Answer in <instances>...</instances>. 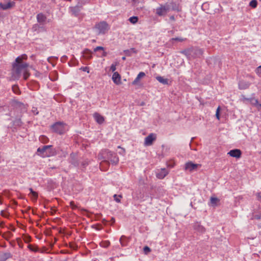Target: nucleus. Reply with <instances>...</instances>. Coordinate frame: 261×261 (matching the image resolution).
Returning a JSON list of instances; mask_svg holds the SVG:
<instances>
[{
	"mask_svg": "<svg viewBox=\"0 0 261 261\" xmlns=\"http://www.w3.org/2000/svg\"><path fill=\"white\" fill-rule=\"evenodd\" d=\"M102 157L105 159L103 163H108V161L113 165H116L119 162V158L116 153L109 151L108 149L102 150L101 151Z\"/></svg>",
	"mask_w": 261,
	"mask_h": 261,
	"instance_id": "obj_1",
	"label": "nucleus"
},
{
	"mask_svg": "<svg viewBox=\"0 0 261 261\" xmlns=\"http://www.w3.org/2000/svg\"><path fill=\"white\" fill-rule=\"evenodd\" d=\"M94 29L98 34H105L110 29V26L105 21H102L95 24Z\"/></svg>",
	"mask_w": 261,
	"mask_h": 261,
	"instance_id": "obj_2",
	"label": "nucleus"
},
{
	"mask_svg": "<svg viewBox=\"0 0 261 261\" xmlns=\"http://www.w3.org/2000/svg\"><path fill=\"white\" fill-rule=\"evenodd\" d=\"M51 128L54 132L63 134L67 130V125L63 122H57L51 125Z\"/></svg>",
	"mask_w": 261,
	"mask_h": 261,
	"instance_id": "obj_3",
	"label": "nucleus"
},
{
	"mask_svg": "<svg viewBox=\"0 0 261 261\" xmlns=\"http://www.w3.org/2000/svg\"><path fill=\"white\" fill-rule=\"evenodd\" d=\"M184 52L189 58L200 57L203 54L202 50L198 48H191L185 50Z\"/></svg>",
	"mask_w": 261,
	"mask_h": 261,
	"instance_id": "obj_4",
	"label": "nucleus"
},
{
	"mask_svg": "<svg viewBox=\"0 0 261 261\" xmlns=\"http://www.w3.org/2000/svg\"><path fill=\"white\" fill-rule=\"evenodd\" d=\"M27 66H13L12 69V78L13 80L18 79L22 72L25 71V67Z\"/></svg>",
	"mask_w": 261,
	"mask_h": 261,
	"instance_id": "obj_5",
	"label": "nucleus"
},
{
	"mask_svg": "<svg viewBox=\"0 0 261 261\" xmlns=\"http://www.w3.org/2000/svg\"><path fill=\"white\" fill-rule=\"evenodd\" d=\"M170 6L166 3L164 5H160V7L156 8L155 13L159 16H165L170 11Z\"/></svg>",
	"mask_w": 261,
	"mask_h": 261,
	"instance_id": "obj_6",
	"label": "nucleus"
},
{
	"mask_svg": "<svg viewBox=\"0 0 261 261\" xmlns=\"http://www.w3.org/2000/svg\"><path fill=\"white\" fill-rule=\"evenodd\" d=\"M156 136L155 134L151 133L147 137L145 138L144 144L146 146H150L152 145L153 142L155 140Z\"/></svg>",
	"mask_w": 261,
	"mask_h": 261,
	"instance_id": "obj_7",
	"label": "nucleus"
},
{
	"mask_svg": "<svg viewBox=\"0 0 261 261\" xmlns=\"http://www.w3.org/2000/svg\"><path fill=\"white\" fill-rule=\"evenodd\" d=\"M70 163L75 167H77L79 165V163L77 159V155L75 153H71L70 155L69 158Z\"/></svg>",
	"mask_w": 261,
	"mask_h": 261,
	"instance_id": "obj_8",
	"label": "nucleus"
},
{
	"mask_svg": "<svg viewBox=\"0 0 261 261\" xmlns=\"http://www.w3.org/2000/svg\"><path fill=\"white\" fill-rule=\"evenodd\" d=\"M28 58V56L25 54L21 55V56L18 57L15 59V62L12 65H27V64H23V61L26 60Z\"/></svg>",
	"mask_w": 261,
	"mask_h": 261,
	"instance_id": "obj_9",
	"label": "nucleus"
},
{
	"mask_svg": "<svg viewBox=\"0 0 261 261\" xmlns=\"http://www.w3.org/2000/svg\"><path fill=\"white\" fill-rule=\"evenodd\" d=\"M230 156L239 158L241 155V151L240 149H235L230 150L228 152Z\"/></svg>",
	"mask_w": 261,
	"mask_h": 261,
	"instance_id": "obj_10",
	"label": "nucleus"
},
{
	"mask_svg": "<svg viewBox=\"0 0 261 261\" xmlns=\"http://www.w3.org/2000/svg\"><path fill=\"white\" fill-rule=\"evenodd\" d=\"M94 51L95 53L98 52V56L100 57H105L107 56V53L102 46H97L94 49Z\"/></svg>",
	"mask_w": 261,
	"mask_h": 261,
	"instance_id": "obj_11",
	"label": "nucleus"
},
{
	"mask_svg": "<svg viewBox=\"0 0 261 261\" xmlns=\"http://www.w3.org/2000/svg\"><path fill=\"white\" fill-rule=\"evenodd\" d=\"M198 166V164H194L192 162H188L185 164V169L189 171H192L196 169Z\"/></svg>",
	"mask_w": 261,
	"mask_h": 261,
	"instance_id": "obj_12",
	"label": "nucleus"
},
{
	"mask_svg": "<svg viewBox=\"0 0 261 261\" xmlns=\"http://www.w3.org/2000/svg\"><path fill=\"white\" fill-rule=\"evenodd\" d=\"M168 174V171L165 168H162L156 173V177L159 179L164 178Z\"/></svg>",
	"mask_w": 261,
	"mask_h": 261,
	"instance_id": "obj_13",
	"label": "nucleus"
},
{
	"mask_svg": "<svg viewBox=\"0 0 261 261\" xmlns=\"http://www.w3.org/2000/svg\"><path fill=\"white\" fill-rule=\"evenodd\" d=\"M112 80L116 85H119L121 83V76L117 72H114L112 75Z\"/></svg>",
	"mask_w": 261,
	"mask_h": 261,
	"instance_id": "obj_14",
	"label": "nucleus"
},
{
	"mask_svg": "<svg viewBox=\"0 0 261 261\" xmlns=\"http://www.w3.org/2000/svg\"><path fill=\"white\" fill-rule=\"evenodd\" d=\"M14 3L12 2H9L7 3H0V8L3 10H7L14 6Z\"/></svg>",
	"mask_w": 261,
	"mask_h": 261,
	"instance_id": "obj_15",
	"label": "nucleus"
},
{
	"mask_svg": "<svg viewBox=\"0 0 261 261\" xmlns=\"http://www.w3.org/2000/svg\"><path fill=\"white\" fill-rule=\"evenodd\" d=\"M193 227L195 230H197L199 232L204 233L205 231V228L203 226H202L200 223L198 222H195L194 224Z\"/></svg>",
	"mask_w": 261,
	"mask_h": 261,
	"instance_id": "obj_16",
	"label": "nucleus"
},
{
	"mask_svg": "<svg viewBox=\"0 0 261 261\" xmlns=\"http://www.w3.org/2000/svg\"><path fill=\"white\" fill-rule=\"evenodd\" d=\"M93 117L94 118L95 120L98 124H102L105 121L104 117L98 113H95L93 114Z\"/></svg>",
	"mask_w": 261,
	"mask_h": 261,
	"instance_id": "obj_17",
	"label": "nucleus"
},
{
	"mask_svg": "<svg viewBox=\"0 0 261 261\" xmlns=\"http://www.w3.org/2000/svg\"><path fill=\"white\" fill-rule=\"evenodd\" d=\"M12 257V254L11 253L7 252H3L0 254V258L1 259V261H5L7 259L11 258Z\"/></svg>",
	"mask_w": 261,
	"mask_h": 261,
	"instance_id": "obj_18",
	"label": "nucleus"
},
{
	"mask_svg": "<svg viewBox=\"0 0 261 261\" xmlns=\"http://www.w3.org/2000/svg\"><path fill=\"white\" fill-rule=\"evenodd\" d=\"M81 6H79L77 5L75 7H71L70 8V10L72 14L76 16L78 15L79 12L80 11V9Z\"/></svg>",
	"mask_w": 261,
	"mask_h": 261,
	"instance_id": "obj_19",
	"label": "nucleus"
},
{
	"mask_svg": "<svg viewBox=\"0 0 261 261\" xmlns=\"http://www.w3.org/2000/svg\"><path fill=\"white\" fill-rule=\"evenodd\" d=\"M83 57L85 59H89L92 57V52L88 49H85L83 51Z\"/></svg>",
	"mask_w": 261,
	"mask_h": 261,
	"instance_id": "obj_20",
	"label": "nucleus"
},
{
	"mask_svg": "<svg viewBox=\"0 0 261 261\" xmlns=\"http://www.w3.org/2000/svg\"><path fill=\"white\" fill-rule=\"evenodd\" d=\"M145 75V74L143 72H140L134 80V81L132 82V84L134 85H137L139 81L142 77H143Z\"/></svg>",
	"mask_w": 261,
	"mask_h": 261,
	"instance_id": "obj_21",
	"label": "nucleus"
},
{
	"mask_svg": "<svg viewBox=\"0 0 261 261\" xmlns=\"http://www.w3.org/2000/svg\"><path fill=\"white\" fill-rule=\"evenodd\" d=\"M250 102L251 105L255 106L257 109L261 108V104L258 103V100L254 98H250Z\"/></svg>",
	"mask_w": 261,
	"mask_h": 261,
	"instance_id": "obj_22",
	"label": "nucleus"
},
{
	"mask_svg": "<svg viewBox=\"0 0 261 261\" xmlns=\"http://www.w3.org/2000/svg\"><path fill=\"white\" fill-rule=\"evenodd\" d=\"M156 79L163 85H169V80L167 79L164 78L163 76H158L156 77Z\"/></svg>",
	"mask_w": 261,
	"mask_h": 261,
	"instance_id": "obj_23",
	"label": "nucleus"
},
{
	"mask_svg": "<svg viewBox=\"0 0 261 261\" xmlns=\"http://www.w3.org/2000/svg\"><path fill=\"white\" fill-rule=\"evenodd\" d=\"M250 83L244 81H240L239 83V88L241 89H245L249 87Z\"/></svg>",
	"mask_w": 261,
	"mask_h": 261,
	"instance_id": "obj_24",
	"label": "nucleus"
},
{
	"mask_svg": "<svg viewBox=\"0 0 261 261\" xmlns=\"http://www.w3.org/2000/svg\"><path fill=\"white\" fill-rule=\"evenodd\" d=\"M51 146V145H45L43 146L42 147H39L37 149V152H40V153H42L43 155H45L44 153L46 151V150L50 148Z\"/></svg>",
	"mask_w": 261,
	"mask_h": 261,
	"instance_id": "obj_25",
	"label": "nucleus"
},
{
	"mask_svg": "<svg viewBox=\"0 0 261 261\" xmlns=\"http://www.w3.org/2000/svg\"><path fill=\"white\" fill-rule=\"evenodd\" d=\"M37 19L38 22L40 23L44 22L46 19V17L45 15L42 13H39L37 16Z\"/></svg>",
	"mask_w": 261,
	"mask_h": 261,
	"instance_id": "obj_26",
	"label": "nucleus"
},
{
	"mask_svg": "<svg viewBox=\"0 0 261 261\" xmlns=\"http://www.w3.org/2000/svg\"><path fill=\"white\" fill-rule=\"evenodd\" d=\"M120 242L122 246H125L127 245V239L124 236H122L120 239Z\"/></svg>",
	"mask_w": 261,
	"mask_h": 261,
	"instance_id": "obj_27",
	"label": "nucleus"
},
{
	"mask_svg": "<svg viewBox=\"0 0 261 261\" xmlns=\"http://www.w3.org/2000/svg\"><path fill=\"white\" fill-rule=\"evenodd\" d=\"M128 20L130 23L133 24H135L137 22L138 20V18L137 16H132L130 17Z\"/></svg>",
	"mask_w": 261,
	"mask_h": 261,
	"instance_id": "obj_28",
	"label": "nucleus"
},
{
	"mask_svg": "<svg viewBox=\"0 0 261 261\" xmlns=\"http://www.w3.org/2000/svg\"><path fill=\"white\" fill-rule=\"evenodd\" d=\"M113 197H114V200L116 202L119 203L121 202V198L122 197V196L121 195L114 194L113 196Z\"/></svg>",
	"mask_w": 261,
	"mask_h": 261,
	"instance_id": "obj_29",
	"label": "nucleus"
},
{
	"mask_svg": "<svg viewBox=\"0 0 261 261\" xmlns=\"http://www.w3.org/2000/svg\"><path fill=\"white\" fill-rule=\"evenodd\" d=\"M22 122L20 119H16L13 122V125L15 126H20L22 125Z\"/></svg>",
	"mask_w": 261,
	"mask_h": 261,
	"instance_id": "obj_30",
	"label": "nucleus"
},
{
	"mask_svg": "<svg viewBox=\"0 0 261 261\" xmlns=\"http://www.w3.org/2000/svg\"><path fill=\"white\" fill-rule=\"evenodd\" d=\"M249 6L253 8H256V7L257 6V1L256 0L251 1L249 3Z\"/></svg>",
	"mask_w": 261,
	"mask_h": 261,
	"instance_id": "obj_31",
	"label": "nucleus"
},
{
	"mask_svg": "<svg viewBox=\"0 0 261 261\" xmlns=\"http://www.w3.org/2000/svg\"><path fill=\"white\" fill-rule=\"evenodd\" d=\"M39 139L44 143H47L48 141V139L46 136L43 135L41 136L39 138Z\"/></svg>",
	"mask_w": 261,
	"mask_h": 261,
	"instance_id": "obj_32",
	"label": "nucleus"
},
{
	"mask_svg": "<svg viewBox=\"0 0 261 261\" xmlns=\"http://www.w3.org/2000/svg\"><path fill=\"white\" fill-rule=\"evenodd\" d=\"M218 199L216 197H211V203L213 205H215L218 202Z\"/></svg>",
	"mask_w": 261,
	"mask_h": 261,
	"instance_id": "obj_33",
	"label": "nucleus"
},
{
	"mask_svg": "<svg viewBox=\"0 0 261 261\" xmlns=\"http://www.w3.org/2000/svg\"><path fill=\"white\" fill-rule=\"evenodd\" d=\"M89 161L88 160H85L83 161L81 164L82 168H85L89 165Z\"/></svg>",
	"mask_w": 261,
	"mask_h": 261,
	"instance_id": "obj_34",
	"label": "nucleus"
},
{
	"mask_svg": "<svg viewBox=\"0 0 261 261\" xmlns=\"http://www.w3.org/2000/svg\"><path fill=\"white\" fill-rule=\"evenodd\" d=\"M22 73H23V78L24 80H27L30 75L27 71V69L26 67H25V71L22 72Z\"/></svg>",
	"mask_w": 261,
	"mask_h": 261,
	"instance_id": "obj_35",
	"label": "nucleus"
},
{
	"mask_svg": "<svg viewBox=\"0 0 261 261\" xmlns=\"http://www.w3.org/2000/svg\"><path fill=\"white\" fill-rule=\"evenodd\" d=\"M172 40H175L179 42H182L186 40V38H183L181 37H176V38H173L171 39Z\"/></svg>",
	"mask_w": 261,
	"mask_h": 261,
	"instance_id": "obj_36",
	"label": "nucleus"
},
{
	"mask_svg": "<svg viewBox=\"0 0 261 261\" xmlns=\"http://www.w3.org/2000/svg\"><path fill=\"white\" fill-rule=\"evenodd\" d=\"M143 250H144L145 254H147L148 253H149L151 251V249L148 246H145L143 248Z\"/></svg>",
	"mask_w": 261,
	"mask_h": 261,
	"instance_id": "obj_37",
	"label": "nucleus"
},
{
	"mask_svg": "<svg viewBox=\"0 0 261 261\" xmlns=\"http://www.w3.org/2000/svg\"><path fill=\"white\" fill-rule=\"evenodd\" d=\"M220 107H218L216 110V116L217 118L219 120L220 119Z\"/></svg>",
	"mask_w": 261,
	"mask_h": 261,
	"instance_id": "obj_38",
	"label": "nucleus"
},
{
	"mask_svg": "<svg viewBox=\"0 0 261 261\" xmlns=\"http://www.w3.org/2000/svg\"><path fill=\"white\" fill-rule=\"evenodd\" d=\"M80 69L82 70L83 71L87 72L88 73L89 72V68L88 66L82 67Z\"/></svg>",
	"mask_w": 261,
	"mask_h": 261,
	"instance_id": "obj_39",
	"label": "nucleus"
},
{
	"mask_svg": "<svg viewBox=\"0 0 261 261\" xmlns=\"http://www.w3.org/2000/svg\"><path fill=\"white\" fill-rule=\"evenodd\" d=\"M12 90L15 93L17 94L19 93V90L17 86H13L12 87Z\"/></svg>",
	"mask_w": 261,
	"mask_h": 261,
	"instance_id": "obj_40",
	"label": "nucleus"
},
{
	"mask_svg": "<svg viewBox=\"0 0 261 261\" xmlns=\"http://www.w3.org/2000/svg\"><path fill=\"white\" fill-rule=\"evenodd\" d=\"M256 73L260 76H261V66H258L255 70Z\"/></svg>",
	"mask_w": 261,
	"mask_h": 261,
	"instance_id": "obj_41",
	"label": "nucleus"
},
{
	"mask_svg": "<svg viewBox=\"0 0 261 261\" xmlns=\"http://www.w3.org/2000/svg\"><path fill=\"white\" fill-rule=\"evenodd\" d=\"M128 53H136V50H135V48H132L130 50H128L126 51V54H128Z\"/></svg>",
	"mask_w": 261,
	"mask_h": 261,
	"instance_id": "obj_42",
	"label": "nucleus"
},
{
	"mask_svg": "<svg viewBox=\"0 0 261 261\" xmlns=\"http://www.w3.org/2000/svg\"><path fill=\"white\" fill-rule=\"evenodd\" d=\"M118 148H120L121 150L119 152V153L121 154H123L125 153V149L123 148H122L121 146H118Z\"/></svg>",
	"mask_w": 261,
	"mask_h": 261,
	"instance_id": "obj_43",
	"label": "nucleus"
},
{
	"mask_svg": "<svg viewBox=\"0 0 261 261\" xmlns=\"http://www.w3.org/2000/svg\"><path fill=\"white\" fill-rule=\"evenodd\" d=\"M28 248L31 250V251H34V252H36L37 251V249H35L31 245H28Z\"/></svg>",
	"mask_w": 261,
	"mask_h": 261,
	"instance_id": "obj_44",
	"label": "nucleus"
},
{
	"mask_svg": "<svg viewBox=\"0 0 261 261\" xmlns=\"http://www.w3.org/2000/svg\"><path fill=\"white\" fill-rule=\"evenodd\" d=\"M32 111L35 115H37L38 114V111L36 108H33Z\"/></svg>",
	"mask_w": 261,
	"mask_h": 261,
	"instance_id": "obj_45",
	"label": "nucleus"
},
{
	"mask_svg": "<svg viewBox=\"0 0 261 261\" xmlns=\"http://www.w3.org/2000/svg\"><path fill=\"white\" fill-rule=\"evenodd\" d=\"M257 199L261 202V192L256 194Z\"/></svg>",
	"mask_w": 261,
	"mask_h": 261,
	"instance_id": "obj_46",
	"label": "nucleus"
},
{
	"mask_svg": "<svg viewBox=\"0 0 261 261\" xmlns=\"http://www.w3.org/2000/svg\"><path fill=\"white\" fill-rule=\"evenodd\" d=\"M31 193L32 194L34 198H37V197H38V194H37V193L36 192L33 191L32 193Z\"/></svg>",
	"mask_w": 261,
	"mask_h": 261,
	"instance_id": "obj_47",
	"label": "nucleus"
},
{
	"mask_svg": "<svg viewBox=\"0 0 261 261\" xmlns=\"http://www.w3.org/2000/svg\"><path fill=\"white\" fill-rule=\"evenodd\" d=\"M243 101L244 102L245 101H249L250 102V98H246L244 97V96H243Z\"/></svg>",
	"mask_w": 261,
	"mask_h": 261,
	"instance_id": "obj_48",
	"label": "nucleus"
},
{
	"mask_svg": "<svg viewBox=\"0 0 261 261\" xmlns=\"http://www.w3.org/2000/svg\"><path fill=\"white\" fill-rule=\"evenodd\" d=\"M116 69V66H111V69H110V70H111L112 71L114 72Z\"/></svg>",
	"mask_w": 261,
	"mask_h": 261,
	"instance_id": "obj_49",
	"label": "nucleus"
},
{
	"mask_svg": "<svg viewBox=\"0 0 261 261\" xmlns=\"http://www.w3.org/2000/svg\"><path fill=\"white\" fill-rule=\"evenodd\" d=\"M170 19L171 20L174 21V20H175L174 16H171L170 17Z\"/></svg>",
	"mask_w": 261,
	"mask_h": 261,
	"instance_id": "obj_50",
	"label": "nucleus"
},
{
	"mask_svg": "<svg viewBox=\"0 0 261 261\" xmlns=\"http://www.w3.org/2000/svg\"><path fill=\"white\" fill-rule=\"evenodd\" d=\"M172 10H177V11H179V10L178 8H176L174 7H172Z\"/></svg>",
	"mask_w": 261,
	"mask_h": 261,
	"instance_id": "obj_51",
	"label": "nucleus"
},
{
	"mask_svg": "<svg viewBox=\"0 0 261 261\" xmlns=\"http://www.w3.org/2000/svg\"><path fill=\"white\" fill-rule=\"evenodd\" d=\"M29 190L30 191V193H32L34 191L32 188H30Z\"/></svg>",
	"mask_w": 261,
	"mask_h": 261,
	"instance_id": "obj_52",
	"label": "nucleus"
},
{
	"mask_svg": "<svg viewBox=\"0 0 261 261\" xmlns=\"http://www.w3.org/2000/svg\"><path fill=\"white\" fill-rule=\"evenodd\" d=\"M133 198L135 199H138V198L136 197H135V196L134 195V194H133Z\"/></svg>",
	"mask_w": 261,
	"mask_h": 261,
	"instance_id": "obj_53",
	"label": "nucleus"
},
{
	"mask_svg": "<svg viewBox=\"0 0 261 261\" xmlns=\"http://www.w3.org/2000/svg\"><path fill=\"white\" fill-rule=\"evenodd\" d=\"M101 156V158L103 159L102 157V155H101V152L100 153V154H99V156ZM98 158H100V156H98Z\"/></svg>",
	"mask_w": 261,
	"mask_h": 261,
	"instance_id": "obj_54",
	"label": "nucleus"
},
{
	"mask_svg": "<svg viewBox=\"0 0 261 261\" xmlns=\"http://www.w3.org/2000/svg\"><path fill=\"white\" fill-rule=\"evenodd\" d=\"M122 59H123V60H125V57H122Z\"/></svg>",
	"mask_w": 261,
	"mask_h": 261,
	"instance_id": "obj_55",
	"label": "nucleus"
},
{
	"mask_svg": "<svg viewBox=\"0 0 261 261\" xmlns=\"http://www.w3.org/2000/svg\"><path fill=\"white\" fill-rule=\"evenodd\" d=\"M259 1L261 2V0H259Z\"/></svg>",
	"mask_w": 261,
	"mask_h": 261,
	"instance_id": "obj_56",
	"label": "nucleus"
}]
</instances>
